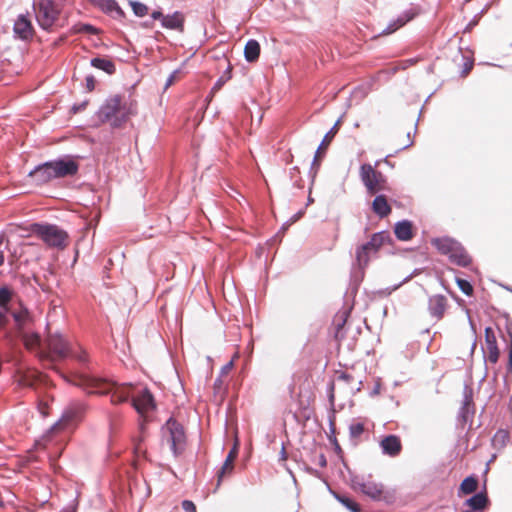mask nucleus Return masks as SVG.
<instances>
[{
    "instance_id": "obj_57",
    "label": "nucleus",
    "mask_w": 512,
    "mask_h": 512,
    "mask_svg": "<svg viewBox=\"0 0 512 512\" xmlns=\"http://www.w3.org/2000/svg\"><path fill=\"white\" fill-rule=\"evenodd\" d=\"M464 512H482V511H475V510L469 509V510H466Z\"/></svg>"
},
{
    "instance_id": "obj_33",
    "label": "nucleus",
    "mask_w": 512,
    "mask_h": 512,
    "mask_svg": "<svg viewBox=\"0 0 512 512\" xmlns=\"http://www.w3.org/2000/svg\"><path fill=\"white\" fill-rule=\"evenodd\" d=\"M336 498L351 512H360L359 505L349 497L337 495Z\"/></svg>"
},
{
    "instance_id": "obj_28",
    "label": "nucleus",
    "mask_w": 512,
    "mask_h": 512,
    "mask_svg": "<svg viewBox=\"0 0 512 512\" xmlns=\"http://www.w3.org/2000/svg\"><path fill=\"white\" fill-rule=\"evenodd\" d=\"M260 44L257 40L250 39L247 41L244 48V57L248 62H254L259 58Z\"/></svg>"
},
{
    "instance_id": "obj_48",
    "label": "nucleus",
    "mask_w": 512,
    "mask_h": 512,
    "mask_svg": "<svg viewBox=\"0 0 512 512\" xmlns=\"http://www.w3.org/2000/svg\"><path fill=\"white\" fill-rule=\"evenodd\" d=\"M81 30L86 31L88 33H94L96 31V29L93 26L87 24L83 25Z\"/></svg>"
},
{
    "instance_id": "obj_12",
    "label": "nucleus",
    "mask_w": 512,
    "mask_h": 512,
    "mask_svg": "<svg viewBox=\"0 0 512 512\" xmlns=\"http://www.w3.org/2000/svg\"><path fill=\"white\" fill-rule=\"evenodd\" d=\"M132 405L140 414L155 409L154 397L148 389H143L136 397L132 398Z\"/></svg>"
},
{
    "instance_id": "obj_46",
    "label": "nucleus",
    "mask_w": 512,
    "mask_h": 512,
    "mask_svg": "<svg viewBox=\"0 0 512 512\" xmlns=\"http://www.w3.org/2000/svg\"><path fill=\"white\" fill-rule=\"evenodd\" d=\"M233 367V362L230 361L227 364H225L221 370L222 374H227Z\"/></svg>"
},
{
    "instance_id": "obj_11",
    "label": "nucleus",
    "mask_w": 512,
    "mask_h": 512,
    "mask_svg": "<svg viewBox=\"0 0 512 512\" xmlns=\"http://www.w3.org/2000/svg\"><path fill=\"white\" fill-rule=\"evenodd\" d=\"M54 179L73 176L78 172V163L70 157L50 161Z\"/></svg>"
},
{
    "instance_id": "obj_2",
    "label": "nucleus",
    "mask_w": 512,
    "mask_h": 512,
    "mask_svg": "<svg viewBox=\"0 0 512 512\" xmlns=\"http://www.w3.org/2000/svg\"><path fill=\"white\" fill-rule=\"evenodd\" d=\"M137 112L136 104L132 101H122L120 96H114L105 101L98 111V118L109 123L113 128L123 126Z\"/></svg>"
},
{
    "instance_id": "obj_9",
    "label": "nucleus",
    "mask_w": 512,
    "mask_h": 512,
    "mask_svg": "<svg viewBox=\"0 0 512 512\" xmlns=\"http://www.w3.org/2000/svg\"><path fill=\"white\" fill-rule=\"evenodd\" d=\"M42 360L56 361L69 355L70 347L60 334L50 335L44 343Z\"/></svg>"
},
{
    "instance_id": "obj_13",
    "label": "nucleus",
    "mask_w": 512,
    "mask_h": 512,
    "mask_svg": "<svg viewBox=\"0 0 512 512\" xmlns=\"http://www.w3.org/2000/svg\"><path fill=\"white\" fill-rule=\"evenodd\" d=\"M448 307V300L444 295L436 294L428 300V311L432 318L437 321L444 317L446 309Z\"/></svg>"
},
{
    "instance_id": "obj_4",
    "label": "nucleus",
    "mask_w": 512,
    "mask_h": 512,
    "mask_svg": "<svg viewBox=\"0 0 512 512\" xmlns=\"http://www.w3.org/2000/svg\"><path fill=\"white\" fill-rule=\"evenodd\" d=\"M32 232L51 248L64 249L68 244L67 232L57 225L35 223Z\"/></svg>"
},
{
    "instance_id": "obj_6",
    "label": "nucleus",
    "mask_w": 512,
    "mask_h": 512,
    "mask_svg": "<svg viewBox=\"0 0 512 512\" xmlns=\"http://www.w3.org/2000/svg\"><path fill=\"white\" fill-rule=\"evenodd\" d=\"M390 241V236L387 232L382 231L373 234L371 239L365 244L360 245L356 249V261L360 268H364L369 263L370 259L377 254L379 249Z\"/></svg>"
},
{
    "instance_id": "obj_21",
    "label": "nucleus",
    "mask_w": 512,
    "mask_h": 512,
    "mask_svg": "<svg viewBox=\"0 0 512 512\" xmlns=\"http://www.w3.org/2000/svg\"><path fill=\"white\" fill-rule=\"evenodd\" d=\"M94 6H97L105 13H115L118 17H124L125 13L115 0H88Z\"/></svg>"
},
{
    "instance_id": "obj_30",
    "label": "nucleus",
    "mask_w": 512,
    "mask_h": 512,
    "mask_svg": "<svg viewBox=\"0 0 512 512\" xmlns=\"http://www.w3.org/2000/svg\"><path fill=\"white\" fill-rule=\"evenodd\" d=\"M477 487H478L477 479L473 476H469L462 481V483L460 485V490L464 494H471L476 491Z\"/></svg>"
},
{
    "instance_id": "obj_47",
    "label": "nucleus",
    "mask_w": 512,
    "mask_h": 512,
    "mask_svg": "<svg viewBox=\"0 0 512 512\" xmlns=\"http://www.w3.org/2000/svg\"><path fill=\"white\" fill-rule=\"evenodd\" d=\"M318 464L321 466V467H325L327 465V460H326V457L324 454H320L318 456Z\"/></svg>"
},
{
    "instance_id": "obj_29",
    "label": "nucleus",
    "mask_w": 512,
    "mask_h": 512,
    "mask_svg": "<svg viewBox=\"0 0 512 512\" xmlns=\"http://www.w3.org/2000/svg\"><path fill=\"white\" fill-rule=\"evenodd\" d=\"M91 66L100 69L107 74H113L116 70L115 64L112 60L107 58L96 57L91 60Z\"/></svg>"
},
{
    "instance_id": "obj_18",
    "label": "nucleus",
    "mask_w": 512,
    "mask_h": 512,
    "mask_svg": "<svg viewBox=\"0 0 512 512\" xmlns=\"http://www.w3.org/2000/svg\"><path fill=\"white\" fill-rule=\"evenodd\" d=\"M416 15L414 9L404 11L397 19L392 20L388 26L381 32V34L388 35L394 33L400 27L404 26L407 22L412 20Z\"/></svg>"
},
{
    "instance_id": "obj_19",
    "label": "nucleus",
    "mask_w": 512,
    "mask_h": 512,
    "mask_svg": "<svg viewBox=\"0 0 512 512\" xmlns=\"http://www.w3.org/2000/svg\"><path fill=\"white\" fill-rule=\"evenodd\" d=\"M33 28L31 22L20 15L14 23V33L21 39L26 40L32 36Z\"/></svg>"
},
{
    "instance_id": "obj_45",
    "label": "nucleus",
    "mask_w": 512,
    "mask_h": 512,
    "mask_svg": "<svg viewBox=\"0 0 512 512\" xmlns=\"http://www.w3.org/2000/svg\"><path fill=\"white\" fill-rule=\"evenodd\" d=\"M151 17L154 19V20H160L161 22L163 21V18L165 17L162 12L160 11H153L151 13Z\"/></svg>"
},
{
    "instance_id": "obj_20",
    "label": "nucleus",
    "mask_w": 512,
    "mask_h": 512,
    "mask_svg": "<svg viewBox=\"0 0 512 512\" xmlns=\"http://www.w3.org/2000/svg\"><path fill=\"white\" fill-rule=\"evenodd\" d=\"M394 233L398 240L409 241L413 238V224L409 220H402L395 224Z\"/></svg>"
},
{
    "instance_id": "obj_39",
    "label": "nucleus",
    "mask_w": 512,
    "mask_h": 512,
    "mask_svg": "<svg viewBox=\"0 0 512 512\" xmlns=\"http://www.w3.org/2000/svg\"><path fill=\"white\" fill-rule=\"evenodd\" d=\"M508 438V433L504 430H499L495 436H494V442H501L502 444L505 443L506 439Z\"/></svg>"
},
{
    "instance_id": "obj_34",
    "label": "nucleus",
    "mask_w": 512,
    "mask_h": 512,
    "mask_svg": "<svg viewBox=\"0 0 512 512\" xmlns=\"http://www.w3.org/2000/svg\"><path fill=\"white\" fill-rule=\"evenodd\" d=\"M337 125H338V122L330 129L329 132L326 133V135L324 136V139L322 140L320 146L318 147L317 149V152H316V155L314 157V161L313 163H315L317 161V157H318V154L320 152V149L326 145V144H329L330 141L333 139L335 133H336V130H337Z\"/></svg>"
},
{
    "instance_id": "obj_51",
    "label": "nucleus",
    "mask_w": 512,
    "mask_h": 512,
    "mask_svg": "<svg viewBox=\"0 0 512 512\" xmlns=\"http://www.w3.org/2000/svg\"><path fill=\"white\" fill-rule=\"evenodd\" d=\"M405 63H406V65L403 66V69H405L407 67V65H413L415 63V60L409 59V60H406Z\"/></svg>"
},
{
    "instance_id": "obj_16",
    "label": "nucleus",
    "mask_w": 512,
    "mask_h": 512,
    "mask_svg": "<svg viewBox=\"0 0 512 512\" xmlns=\"http://www.w3.org/2000/svg\"><path fill=\"white\" fill-rule=\"evenodd\" d=\"M382 453L390 457H396L402 450L400 438L396 435H387L380 441Z\"/></svg>"
},
{
    "instance_id": "obj_44",
    "label": "nucleus",
    "mask_w": 512,
    "mask_h": 512,
    "mask_svg": "<svg viewBox=\"0 0 512 512\" xmlns=\"http://www.w3.org/2000/svg\"><path fill=\"white\" fill-rule=\"evenodd\" d=\"M177 73H178V71H174L173 73L170 74V76L168 77V79L165 83V88H168L169 86H171L174 83Z\"/></svg>"
},
{
    "instance_id": "obj_23",
    "label": "nucleus",
    "mask_w": 512,
    "mask_h": 512,
    "mask_svg": "<svg viewBox=\"0 0 512 512\" xmlns=\"http://www.w3.org/2000/svg\"><path fill=\"white\" fill-rule=\"evenodd\" d=\"M449 259L452 263L462 267H466L471 263L470 256L460 243L457 244L456 248L450 254Z\"/></svg>"
},
{
    "instance_id": "obj_24",
    "label": "nucleus",
    "mask_w": 512,
    "mask_h": 512,
    "mask_svg": "<svg viewBox=\"0 0 512 512\" xmlns=\"http://www.w3.org/2000/svg\"><path fill=\"white\" fill-rule=\"evenodd\" d=\"M184 25V18L180 12H174L171 15H166L162 21V27L166 29L182 30Z\"/></svg>"
},
{
    "instance_id": "obj_31",
    "label": "nucleus",
    "mask_w": 512,
    "mask_h": 512,
    "mask_svg": "<svg viewBox=\"0 0 512 512\" xmlns=\"http://www.w3.org/2000/svg\"><path fill=\"white\" fill-rule=\"evenodd\" d=\"M471 405H472V398L471 396L465 394L463 405L460 408L459 416L463 419V421H467L470 414H472L471 411Z\"/></svg>"
},
{
    "instance_id": "obj_43",
    "label": "nucleus",
    "mask_w": 512,
    "mask_h": 512,
    "mask_svg": "<svg viewBox=\"0 0 512 512\" xmlns=\"http://www.w3.org/2000/svg\"><path fill=\"white\" fill-rule=\"evenodd\" d=\"M86 87L89 91H92L95 88V79L92 75L86 77Z\"/></svg>"
},
{
    "instance_id": "obj_27",
    "label": "nucleus",
    "mask_w": 512,
    "mask_h": 512,
    "mask_svg": "<svg viewBox=\"0 0 512 512\" xmlns=\"http://www.w3.org/2000/svg\"><path fill=\"white\" fill-rule=\"evenodd\" d=\"M237 456V448L234 446L230 452L228 453L225 462L223 463L221 469L218 471V485H220V482L222 481L224 475L226 473H231L233 470V462Z\"/></svg>"
},
{
    "instance_id": "obj_41",
    "label": "nucleus",
    "mask_w": 512,
    "mask_h": 512,
    "mask_svg": "<svg viewBox=\"0 0 512 512\" xmlns=\"http://www.w3.org/2000/svg\"><path fill=\"white\" fill-rule=\"evenodd\" d=\"M346 317H347V313L346 312H343L341 315H337L336 317V320L338 321L337 322V331H339L345 324L346 322Z\"/></svg>"
},
{
    "instance_id": "obj_10",
    "label": "nucleus",
    "mask_w": 512,
    "mask_h": 512,
    "mask_svg": "<svg viewBox=\"0 0 512 512\" xmlns=\"http://www.w3.org/2000/svg\"><path fill=\"white\" fill-rule=\"evenodd\" d=\"M360 178L369 194H376L384 189V176L375 170L371 164H363L360 167Z\"/></svg>"
},
{
    "instance_id": "obj_26",
    "label": "nucleus",
    "mask_w": 512,
    "mask_h": 512,
    "mask_svg": "<svg viewBox=\"0 0 512 512\" xmlns=\"http://www.w3.org/2000/svg\"><path fill=\"white\" fill-rule=\"evenodd\" d=\"M488 497L485 493H477L466 500L465 504L472 510L475 511H482L487 507L488 505Z\"/></svg>"
},
{
    "instance_id": "obj_49",
    "label": "nucleus",
    "mask_w": 512,
    "mask_h": 512,
    "mask_svg": "<svg viewBox=\"0 0 512 512\" xmlns=\"http://www.w3.org/2000/svg\"><path fill=\"white\" fill-rule=\"evenodd\" d=\"M280 458L281 460L285 461L287 459V454H286V451H285V447L282 446V449H281V452H280Z\"/></svg>"
},
{
    "instance_id": "obj_40",
    "label": "nucleus",
    "mask_w": 512,
    "mask_h": 512,
    "mask_svg": "<svg viewBox=\"0 0 512 512\" xmlns=\"http://www.w3.org/2000/svg\"><path fill=\"white\" fill-rule=\"evenodd\" d=\"M182 508L185 512H196V506L190 500H184L182 502Z\"/></svg>"
},
{
    "instance_id": "obj_8",
    "label": "nucleus",
    "mask_w": 512,
    "mask_h": 512,
    "mask_svg": "<svg viewBox=\"0 0 512 512\" xmlns=\"http://www.w3.org/2000/svg\"><path fill=\"white\" fill-rule=\"evenodd\" d=\"M351 487L358 492L363 493L372 500H387V493L384 486L372 479L371 476L355 475L351 477Z\"/></svg>"
},
{
    "instance_id": "obj_15",
    "label": "nucleus",
    "mask_w": 512,
    "mask_h": 512,
    "mask_svg": "<svg viewBox=\"0 0 512 512\" xmlns=\"http://www.w3.org/2000/svg\"><path fill=\"white\" fill-rule=\"evenodd\" d=\"M29 177H31L33 182L37 185H43L53 180L54 175L50 161L36 166L29 172Z\"/></svg>"
},
{
    "instance_id": "obj_22",
    "label": "nucleus",
    "mask_w": 512,
    "mask_h": 512,
    "mask_svg": "<svg viewBox=\"0 0 512 512\" xmlns=\"http://www.w3.org/2000/svg\"><path fill=\"white\" fill-rule=\"evenodd\" d=\"M372 210L380 218L387 217L391 213V206L389 205L386 196L377 195L373 200Z\"/></svg>"
},
{
    "instance_id": "obj_1",
    "label": "nucleus",
    "mask_w": 512,
    "mask_h": 512,
    "mask_svg": "<svg viewBox=\"0 0 512 512\" xmlns=\"http://www.w3.org/2000/svg\"><path fill=\"white\" fill-rule=\"evenodd\" d=\"M74 384L81 387L88 394L110 395L112 404L128 401L132 392L131 384L117 383L87 374L76 375Z\"/></svg>"
},
{
    "instance_id": "obj_14",
    "label": "nucleus",
    "mask_w": 512,
    "mask_h": 512,
    "mask_svg": "<svg viewBox=\"0 0 512 512\" xmlns=\"http://www.w3.org/2000/svg\"><path fill=\"white\" fill-rule=\"evenodd\" d=\"M485 344L486 350L483 349L486 355V361L496 364L499 359V349L495 333L491 327L485 328Z\"/></svg>"
},
{
    "instance_id": "obj_38",
    "label": "nucleus",
    "mask_w": 512,
    "mask_h": 512,
    "mask_svg": "<svg viewBox=\"0 0 512 512\" xmlns=\"http://www.w3.org/2000/svg\"><path fill=\"white\" fill-rule=\"evenodd\" d=\"M11 299V292L8 288H0V306L4 307Z\"/></svg>"
},
{
    "instance_id": "obj_56",
    "label": "nucleus",
    "mask_w": 512,
    "mask_h": 512,
    "mask_svg": "<svg viewBox=\"0 0 512 512\" xmlns=\"http://www.w3.org/2000/svg\"><path fill=\"white\" fill-rule=\"evenodd\" d=\"M62 512H75V508H73V509H67V510H64V511H62Z\"/></svg>"
},
{
    "instance_id": "obj_42",
    "label": "nucleus",
    "mask_w": 512,
    "mask_h": 512,
    "mask_svg": "<svg viewBox=\"0 0 512 512\" xmlns=\"http://www.w3.org/2000/svg\"><path fill=\"white\" fill-rule=\"evenodd\" d=\"M86 106H87V102H86V101H84V102H82V103H80V104H74V105L72 106L71 110H72V112H73L74 114H76V113H78V112H80V111H83V110L86 108Z\"/></svg>"
},
{
    "instance_id": "obj_3",
    "label": "nucleus",
    "mask_w": 512,
    "mask_h": 512,
    "mask_svg": "<svg viewBox=\"0 0 512 512\" xmlns=\"http://www.w3.org/2000/svg\"><path fill=\"white\" fill-rule=\"evenodd\" d=\"M87 411V404L82 401H72L63 410L60 419L49 429L44 436L49 439L51 435L74 429L82 421Z\"/></svg>"
},
{
    "instance_id": "obj_5",
    "label": "nucleus",
    "mask_w": 512,
    "mask_h": 512,
    "mask_svg": "<svg viewBox=\"0 0 512 512\" xmlns=\"http://www.w3.org/2000/svg\"><path fill=\"white\" fill-rule=\"evenodd\" d=\"M61 10V3L57 0H39L34 3L36 20L44 30H49L56 25Z\"/></svg>"
},
{
    "instance_id": "obj_53",
    "label": "nucleus",
    "mask_w": 512,
    "mask_h": 512,
    "mask_svg": "<svg viewBox=\"0 0 512 512\" xmlns=\"http://www.w3.org/2000/svg\"><path fill=\"white\" fill-rule=\"evenodd\" d=\"M4 263V255L3 252L0 251V266Z\"/></svg>"
},
{
    "instance_id": "obj_55",
    "label": "nucleus",
    "mask_w": 512,
    "mask_h": 512,
    "mask_svg": "<svg viewBox=\"0 0 512 512\" xmlns=\"http://www.w3.org/2000/svg\"><path fill=\"white\" fill-rule=\"evenodd\" d=\"M342 378H344V379L348 380V379L350 378V376H349V375H347V374H343V375H342Z\"/></svg>"
},
{
    "instance_id": "obj_36",
    "label": "nucleus",
    "mask_w": 512,
    "mask_h": 512,
    "mask_svg": "<svg viewBox=\"0 0 512 512\" xmlns=\"http://www.w3.org/2000/svg\"><path fill=\"white\" fill-rule=\"evenodd\" d=\"M349 432L351 437L357 438L364 432V425L360 422L352 423L349 426Z\"/></svg>"
},
{
    "instance_id": "obj_58",
    "label": "nucleus",
    "mask_w": 512,
    "mask_h": 512,
    "mask_svg": "<svg viewBox=\"0 0 512 512\" xmlns=\"http://www.w3.org/2000/svg\"><path fill=\"white\" fill-rule=\"evenodd\" d=\"M470 0H466V2H469Z\"/></svg>"
},
{
    "instance_id": "obj_25",
    "label": "nucleus",
    "mask_w": 512,
    "mask_h": 512,
    "mask_svg": "<svg viewBox=\"0 0 512 512\" xmlns=\"http://www.w3.org/2000/svg\"><path fill=\"white\" fill-rule=\"evenodd\" d=\"M432 244L442 253L445 255L450 256V254L453 252V250L456 248L458 242L448 238H436L432 240Z\"/></svg>"
},
{
    "instance_id": "obj_17",
    "label": "nucleus",
    "mask_w": 512,
    "mask_h": 512,
    "mask_svg": "<svg viewBox=\"0 0 512 512\" xmlns=\"http://www.w3.org/2000/svg\"><path fill=\"white\" fill-rule=\"evenodd\" d=\"M23 341L26 348L35 352L36 355L42 360L45 349L44 343H42L40 336L36 333L27 332L23 336Z\"/></svg>"
},
{
    "instance_id": "obj_7",
    "label": "nucleus",
    "mask_w": 512,
    "mask_h": 512,
    "mask_svg": "<svg viewBox=\"0 0 512 512\" xmlns=\"http://www.w3.org/2000/svg\"><path fill=\"white\" fill-rule=\"evenodd\" d=\"M163 438L169 443L175 457L181 455L186 446V435L183 426L173 418L167 420L162 428Z\"/></svg>"
},
{
    "instance_id": "obj_54",
    "label": "nucleus",
    "mask_w": 512,
    "mask_h": 512,
    "mask_svg": "<svg viewBox=\"0 0 512 512\" xmlns=\"http://www.w3.org/2000/svg\"><path fill=\"white\" fill-rule=\"evenodd\" d=\"M475 348H476V341H474L473 344H472V347H471V352L472 353L474 352Z\"/></svg>"
},
{
    "instance_id": "obj_35",
    "label": "nucleus",
    "mask_w": 512,
    "mask_h": 512,
    "mask_svg": "<svg viewBox=\"0 0 512 512\" xmlns=\"http://www.w3.org/2000/svg\"><path fill=\"white\" fill-rule=\"evenodd\" d=\"M456 282H457V285L459 287V289L467 296H470L472 295L473 293V287L472 285L470 284L469 281L465 280V279H461V278H457L456 279Z\"/></svg>"
},
{
    "instance_id": "obj_32",
    "label": "nucleus",
    "mask_w": 512,
    "mask_h": 512,
    "mask_svg": "<svg viewBox=\"0 0 512 512\" xmlns=\"http://www.w3.org/2000/svg\"><path fill=\"white\" fill-rule=\"evenodd\" d=\"M133 13L137 17H144L148 14V7L139 1H129Z\"/></svg>"
},
{
    "instance_id": "obj_52",
    "label": "nucleus",
    "mask_w": 512,
    "mask_h": 512,
    "mask_svg": "<svg viewBox=\"0 0 512 512\" xmlns=\"http://www.w3.org/2000/svg\"><path fill=\"white\" fill-rule=\"evenodd\" d=\"M14 318L17 322H21L22 321V315H18V314H14Z\"/></svg>"
},
{
    "instance_id": "obj_37",
    "label": "nucleus",
    "mask_w": 512,
    "mask_h": 512,
    "mask_svg": "<svg viewBox=\"0 0 512 512\" xmlns=\"http://www.w3.org/2000/svg\"><path fill=\"white\" fill-rule=\"evenodd\" d=\"M69 355L78 360L80 363H86L88 360L87 353L84 350L74 351L70 348Z\"/></svg>"
},
{
    "instance_id": "obj_50",
    "label": "nucleus",
    "mask_w": 512,
    "mask_h": 512,
    "mask_svg": "<svg viewBox=\"0 0 512 512\" xmlns=\"http://www.w3.org/2000/svg\"><path fill=\"white\" fill-rule=\"evenodd\" d=\"M4 322H5V313L0 310V327L4 324Z\"/></svg>"
}]
</instances>
